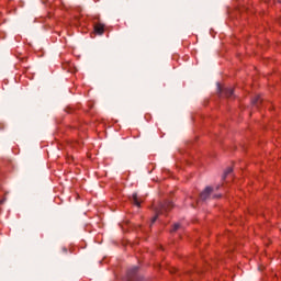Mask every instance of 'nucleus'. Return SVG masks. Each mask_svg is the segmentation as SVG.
Masks as SVG:
<instances>
[{"mask_svg": "<svg viewBox=\"0 0 281 281\" xmlns=\"http://www.w3.org/2000/svg\"><path fill=\"white\" fill-rule=\"evenodd\" d=\"M217 89L222 98H232L234 95V88H223L221 83H218Z\"/></svg>", "mask_w": 281, "mask_h": 281, "instance_id": "f03ea898", "label": "nucleus"}, {"mask_svg": "<svg viewBox=\"0 0 281 281\" xmlns=\"http://www.w3.org/2000/svg\"><path fill=\"white\" fill-rule=\"evenodd\" d=\"M1 203H3V201H2V200H0V205H1Z\"/></svg>", "mask_w": 281, "mask_h": 281, "instance_id": "ddd939ff", "label": "nucleus"}, {"mask_svg": "<svg viewBox=\"0 0 281 281\" xmlns=\"http://www.w3.org/2000/svg\"><path fill=\"white\" fill-rule=\"evenodd\" d=\"M137 271H139L138 267L130 269L127 271V280L128 281H144V279L137 278Z\"/></svg>", "mask_w": 281, "mask_h": 281, "instance_id": "7ed1b4c3", "label": "nucleus"}, {"mask_svg": "<svg viewBox=\"0 0 281 281\" xmlns=\"http://www.w3.org/2000/svg\"><path fill=\"white\" fill-rule=\"evenodd\" d=\"M175 210V203L170 200H165L162 202H159L155 207L154 212L155 214H168L169 212H172Z\"/></svg>", "mask_w": 281, "mask_h": 281, "instance_id": "f257e3e1", "label": "nucleus"}, {"mask_svg": "<svg viewBox=\"0 0 281 281\" xmlns=\"http://www.w3.org/2000/svg\"><path fill=\"white\" fill-rule=\"evenodd\" d=\"M212 192H214V189L212 187H206L204 190L200 193V200L201 201H207L210 196H212Z\"/></svg>", "mask_w": 281, "mask_h": 281, "instance_id": "20e7f679", "label": "nucleus"}, {"mask_svg": "<svg viewBox=\"0 0 281 281\" xmlns=\"http://www.w3.org/2000/svg\"><path fill=\"white\" fill-rule=\"evenodd\" d=\"M132 203L136 205V207H142V200H139V195L137 193L132 194Z\"/></svg>", "mask_w": 281, "mask_h": 281, "instance_id": "423d86ee", "label": "nucleus"}, {"mask_svg": "<svg viewBox=\"0 0 281 281\" xmlns=\"http://www.w3.org/2000/svg\"><path fill=\"white\" fill-rule=\"evenodd\" d=\"M180 228H181V224L176 223V224L172 225V228H171L170 232H171V233H172V232H177V231H179Z\"/></svg>", "mask_w": 281, "mask_h": 281, "instance_id": "1a4fd4ad", "label": "nucleus"}, {"mask_svg": "<svg viewBox=\"0 0 281 281\" xmlns=\"http://www.w3.org/2000/svg\"><path fill=\"white\" fill-rule=\"evenodd\" d=\"M232 172H234V168L233 167H228L225 169L223 176H222V180L225 181V179H227V177H229V175H232Z\"/></svg>", "mask_w": 281, "mask_h": 281, "instance_id": "0eeeda50", "label": "nucleus"}, {"mask_svg": "<svg viewBox=\"0 0 281 281\" xmlns=\"http://www.w3.org/2000/svg\"><path fill=\"white\" fill-rule=\"evenodd\" d=\"M262 103V97L260 94H257L255 95L252 99H251V104H261Z\"/></svg>", "mask_w": 281, "mask_h": 281, "instance_id": "6e6552de", "label": "nucleus"}, {"mask_svg": "<svg viewBox=\"0 0 281 281\" xmlns=\"http://www.w3.org/2000/svg\"><path fill=\"white\" fill-rule=\"evenodd\" d=\"M93 30H94L95 34H99V36H102V34H104V24L97 23V24H94Z\"/></svg>", "mask_w": 281, "mask_h": 281, "instance_id": "39448f33", "label": "nucleus"}, {"mask_svg": "<svg viewBox=\"0 0 281 281\" xmlns=\"http://www.w3.org/2000/svg\"><path fill=\"white\" fill-rule=\"evenodd\" d=\"M222 187H223V184L216 186L215 190H221Z\"/></svg>", "mask_w": 281, "mask_h": 281, "instance_id": "f8f14e48", "label": "nucleus"}, {"mask_svg": "<svg viewBox=\"0 0 281 281\" xmlns=\"http://www.w3.org/2000/svg\"><path fill=\"white\" fill-rule=\"evenodd\" d=\"M212 199H223V194L221 193L213 194Z\"/></svg>", "mask_w": 281, "mask_h": 281, "instance_id": "9b49d317", "label": "nucleus"}, {"mask_svg": "<svg viewBox=\"0 0 281 281\" xmlns=\"http://www.w3.org/2000/svg\"><path fill=\"white\" fill-rule=\"evenodd\" d=\"M159 216H161V214L155 213V216L151 218V224L156 223Z\"/></svg>", "mask_w": 281, "mask_h": 281, "instance_id": "9d476101", "label": "nucleus"}]
</instances>
